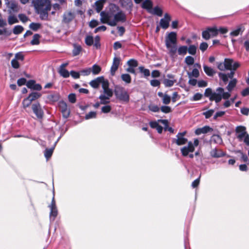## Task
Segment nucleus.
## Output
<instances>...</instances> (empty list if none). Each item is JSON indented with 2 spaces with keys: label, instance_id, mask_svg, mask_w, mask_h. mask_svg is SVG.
I'll return each mask as SVG.
<instances>
[{
  "label": "nucleus",
  "instance_id": "9",
  "mask_svg": "<svg viewBox=\"0 0 249 249\" xmlns=\"http://www.w3.org/2000/svg\"><path fill=\"white\" fill-rule=\"evenodd\" d=\"M170 44H172L173 45H176L177 44V34L176 32H170L166 37V47H169L170 46Z\"/></svg>",
  "mask_w": 249,
  "mask_h": 249
},
{
  "label": "nucleus",
  "instance_id": "59",
  "mask_svg": "<svg viewBox=\"0 0 249 249\" xmlns=\"http://www.w3.org/2000/svg\"><path fill=\"white\" fill-rule=\"evenodd\" d=\"M32 102V101H31L28 97L24 99L22 101V105L24 108L28 107L31 104Z\"/></svg>",
  "mask_w": 249,
  "mask_h": 249
},
{
  "label": "nucleus",
  "instance_id": "44",
  "mask_svg": "<svg viewBox=\"0 0 249 249\" xmlns=\"http://www.w3.org/2000/svg\"><path fill=\"white\" fill-rule=\"evenodd\" d=\"M29 27L34 31H37L41 27V24L39 23L32 22L30 24Z\"/></svg>",
  "mask_w": 249,
  "mask_h": 249
},
{
  "label": "nucleus",
  "instance_id": "61",
  "mask_svg": "<svg viewBox=\"0 0 249 249\" xmlns=\"http://www.w3.org/2000/svg\"><path fill=\"white\" fill-rule=\"evenodd\" d=\"M171 97L169 95L165 94L162 98V102L165 105H168L170 103Z\"/></svg>",
  "mask_w": 249,
  "mask_h": 249
},
{
  "label": "nucleus",
  "instance_id": "47",
  "mask_svg": "<svg viewBox=\"0 0 249 249\" xmlns=\"http://www.w3.org/2000/svg\"><path fill=\"white\" fill-rule=\"evenodd\" d=\"M140 72L143 74L144 76H149L150 74V71L148 69H145L143 66H140L139 67Z\"/></svg>",
  "mask_w": 249,
  "mask_h": 249
},
{
  "label": "nucleus",
  "instance_id": "53",
  "mask_svg": "<svg viewBox=\"0 0 249 249\" xmlns=\"http://www.w3.org/2000/svg\"><path fill=\"white\" fill-rule=\"evenodd\" d=\"M127 64L129 67L133 68L136 67L138 65L137 61L134 59H131L128 60L127 62Z\"/></svg>",
  "mask_w": 249,
  "mask_h": 249
},
{
  "label": "nucleus",
  "instance_id": "21",
  "mask_svg": "<svg viewBox=\"0 0 249 249\" xmlns=\"http://www.w3.org/2000/svg\"><path fill=\"white\" fill-rule=\"evenodd\" d=\"M50 220L51 222H53L54 221L56 217L58 214V211L57 207H53L50 208Z\"/></svg>",
  "mask_w": 249,
  "mask_h": 249
},
{
  "label": "nucleus",
  "instance_id": "40",
  "mask_svg": "<svg viewBox=\"0 0 249 249\" xmlns=\"http://www.w3.org/2000/svg\"><path fill=\"white\" fill-rule=\"evenodd\" d=\"M91 69V72L94 75H97L99 74L101 71V68L96 64L93 65Z\"/></svg>",
  "mask_w": 249,
  "mask_h": 249
},
{
  "label": "nucleus",
  "instance_id": "36",
  "mask_svg": "<svg viewBox=\"0 0 249 249\" xmlns=\"http://www.w3.org/2000/svg\"><path fill=\"white\" fill-rule=\"evenodd\" d=\"M40 36L38 34H36L34 35L33 39L31 41V44L32 45H38L40 43L39 38Z\"/></svg>",
  "mask_w": 249,
  "mask_h": 249
},
{
  "label": "nucleus",
  "instance_id": "33",
  "mask_svg": "<svg viewBox=\"0 0 249 249\" xmlns=\"http://www.w3.org/2000/svg\"><path fill=\"white\" fill-rule=\"evenodd\" d=\"M99 98L100 100L101 104H107L109 103L110 97L106 95L101 94L99 96Z\"/></svg>",
  "mask_w": 249,
  "mask_h": 249
},
{
  "label": "nucleus",
  "instance_id": "39",
  "mask_svg": "<svg viewBox=\"0 0 249 249\" xmlns=\"http://www.w3.org/2000/svg\"><path fill=\"white\" fill-rule=\"evenodd\" d=\"M121 79L126 84H129L131 82V77L129 74L125 73L121 75Z\"/></svg>",
  "mask_w": 249,
  "mask_h": 249
},
{
  "label": "nucleus",
  "instance_id": "42",
  "mask_svg": "<svg viewBox=\"0 0 249 249\" xmlns=\"http://www.w3.org/2000/svg\"><path fill=\"white\" fill-rule=\"evenodd\" d=\"M24 28L21 25H16L13 29V32L15 35H18L22 32Z\"/></svg>",
  "mask_w": 249,
  "mask_h": 249
},
{
  "label": "nucleus",
  "instance_id": "10",
  "mask_svg": "<svg viewBox=\"0 0 249 249\" xmlns=\"http://www.w3.org/2000/svg\"><path fill=\"white\" fill-rule=\"evenodd\" d=\"M75 17V13L74 12L68 11L63 14L62 22L65 24H69Z\"/></svg>",
  "mask_w": 249,
  "mask_h": 249
},
{
  "label": "nucleus",
  "instance_id": "60",
  "mask_svg": "<svg viewBox=\"0 0 249 249\" xmlns=\"http://www.w3.org/2000/svg\"><path fill=\"white\" fill-rule=\"evenodd\" d=\"M214 111L213 109H210L206 112H203L202 114L205 116V118L209 119L213 115Z\"/></svg>",
  "mask_w": 249,
  "mask_h": 249
},
{
  "label": "nucleus",
  "instance_id": "6",
  "mask_svg": "<svg viewBox=\"0 0 249 249\" xmlns=\"http://www.w3.org/2000/svg\"><path fill=\"white\" fill-rule=\"evenodd\" d=\"M186 134V131L178 133L176 137L172 139V143H176L178 145H182L187 143L188 140L184 137Z\"/></svg>",
  "mask_w": 249,
  "mask_h": 249
},
{
  "label": "nucleus",
  "instance_id": "56",
  "mask_svg": "<svg viewBox=\"0 0 249 249\" xmlns=\"http://www.w3.org/2000/svg\"><path fill=\"white\" fill-rule=\"evenodd\" d=\"M148 108L150 110L153 112H158L160 110V107L158 106L154 105H149Z\"/></svg>",
  "mask_w": 249,
  "mask_h": 249
},
{
  "label": "nucleus",
  "instance_id": "22",
  "mask_svg": "<svg viewBox=\"0 0 249 249\" xmlns=\"http://www.w3.org/2000/svg\"><path fill=\"white\" fill-rule=\"evenodd\" d=\"M211 142L216 144H221L223 143L222 138L219 135H213L210 140Z\"/></svg>",
  "mask_w": 249,
  "mask_h": 249
},
{
  "label": "nucleus",
  "instance_id": "12",
  "mask_svg": "<svg viewBox=\"0 0 249 249\" xmlns=\"http://www.w3.org/2000/svg\"><path fill=\"white\" fill-rule=\"evenodd\" d=\"M195 150V148L192 145V142L190 141L188 142L187 146H184L180 149L181 154L184 157L188 155L189 152H193Z\"/></svg>",
  "mask_w": 249,
  "mask_h": 249
},
{
  "label": "nucleus",
  "instance_id": "55",
  "mask_svg": "<svg viewBox=\"0 0 249 249\" xmlns=\"http://www.w3.org/2000/svg\"><path fill=\"white\" fill-rule=\"evenodd\" d=\"M194 58L191 56H187L185 59V62L188 65H192L194 63Z\"/></svg>",
  "mask_w": 249,
  "mask_h": 249
},
{
  "label": "nucleus",
  "instance_id": "41",
  "mask_svg": "<svg viewBox=\"0 0 249 249\" xmlns=\"http://www.w3.org/2000/svg\"><path fill=\"white\" fill-rule=\"evenodd\" d=\"M176 82V80H170L168 79H164L163 80V83L166 87H171L173 86L175 83Z\"/></svg>",
  "mask_w": 249,
  "mask_h": 249
},
{
  "label": "nucleus",
  "instance_id": "4",
  "mask_svg": "<svg viewBox=\"0 0 249 249\" xmlns=\"http://www.w3.org/2000/svg\"><path fill=\"white\" fill-rule=\"evenodd\" d=\"M114 93L116 97L121 101L128 102L129 100V96L127 92L121 86H114Z\"/></svg>",
  "mask_w": 249,
  "mask_h": 249
},
{
  "label": "nucleus",
  "instance_id": "48",
  "mask_svg": "<svg viewBox=\"0 0 249 249\" xmlns=\"http://www.w3.org/2000/svg\"><path fill=\"white\" fill-rule=\"evenodd\" d=\"M219 78L222 80L225 84H226L229 80V77L227 74L224 73L219 72L218 73Z\"/></svg>",
  "mask_w": 249,
  "mask_h": 249
},
{
  "label": "nucleus",
  "instance_id": "17",
  "mask_svg": "<svg viewBox=\"0 0 249 249\" xmlns=\"http://www.w3.org/2000/svg\"><path fill=\"white\" fill-rule=\"evenodd\" d=\"M104 80V76H100L91 81L89 84L93 88L97 89L101 84V82H102L101 80Z\"/></svg>",
  "mask_w": 249,
  "mask_h": 249
},
{
  "label": "nucleus",
  "instance_id": "16",
  "mask_svg": "<svg viewBox=\"0 0 249 249\" xmlns=\"http://www.w3.org/2000/svg\"><path fill=\"white\" fill-rule=\"evenodd\" d=\"M213 131V129L209 126L206 125L201 128H197L195 130V134L197 135H199L201 134H206L209 132Z\"/></svg>",
  "mask_w": 249,
  "mask_h": 249
},
{
  "label": "nucleus",
  "instance_id": "38",
  "mask_svg": "<svg viewBox=\"0 0 249 249\" xmlns=\"http://www.w3.org/2000/svg\"><path fill=\"white\" fill-rule=\"evenodd\" d=\"M58 72L64 78H68L70 76V72L65 69L59 68Z\"/></svg>",
  "mask_w": 249,
  "mask_h": 249
},
{
  "label": "nucleus",
  "instance_id": "11",
  "mask_svg": "<svg viewBox=\"0 0 249 249\" xmlns=\"http://www.w3.org/2000/svg\"><path fill=\"white\" fill-rule=\"evenodd\" d=\"M121 58L119 57H114L113 60L112 66L110 68V73L112 76L115 75L116 71L120 65Z\"/></svg>",
  "mask_w": 249,
  "mask_h": 249
},
{
  "label": "nucleus",
  "instance_id": "63",
  "mask_svg": "<svg viewBox=\"0 0 249 249\" xmlns=\"http://www.w3.org/2000/svg\"><path fill=\"white\" fill-rule=\"evenodd\" d=\"M161 111L164 113H168L171 112V108L169 106H163L160 107Z\"/></svg>",
  "mask_w": 249,
  "mask_h": 249
},
{
  "label": "nucleus",
  "instance_id": "19",
  "mask_svg": "<svg viewBox=\"0 0 249 249\" xmlns=\"http://www.w3.org/2000/svg\"><path fill=\"white\" fill-rule=\"evenodd\" d=\"M240 66V64L238 62H235L233 63L232 69L229 70L230 72L228 73L227 74L229 78L232 80L233 78L234 75L235 74V71Z\"/></svg>",
  "mask_w": 249,
  "mask_h": 249
},
{
  "label": "nucleus",
  "instance_id": "43",
  "mask_svg": "<svg viewBox=\"0 0 249 249\" xmlns=\"http://www.w3.org/2000/svg\"><path fill=\"white\" fill-rule=\"evenodd\" d=\"M18 22V20L15 16H10L8 18V23L9 25H12Z\"/></svg>",
  "mask_w": 249,
  "mask_h": 249
},
{
  "label": "nucleus",
  "instance_id": "8",
  "mask_svg": "<svg viewBox=\"0 0 249 249\" xmlns=\"http://www.w3.org/2000/svg\"><path fill=\"white\" fill-rule=\"evenodd\" d=\"M32 109L38 119H42L44 115V112L39 103L33 104L32 105Z\"/></svg>",
  "mask_w": 249,
  "mask_h": 249
},
{
  "label": "nucleus",
  "instance_id": "24",
  "mask_svg": "<svg viewBox=\"0 0 249 249\" xmlns=\"http://www.w3.org/2000/svg\"><path fill=\"white\" fill-rule=\"evenodd\" d=\"M149 13L156 15L159 17H161L163 14L162 10L158 6H155Z\"/></svg>",
  "mask_w": 249,
  "mask_h": 249
},
{
  "label": "nucleus",
  "instance_id": "34",
  "mask_svg": "<svg viewBox=\"0 0 249 249\" xmlns=\"http://www.w3.org/2000/svg\"><path fill=\"white\" fill-rule=\"evenodd\" d=\"M210 37L216 36L218 34V29L215 26L209 27Z\"/></svg>",
  "mask_w": 249,
  "mask_h": 249
},
{
  "label": "nucleus",
  "instance_id": "1",
  "mask_svg": "<svg viewBox=\"0 0 249 249\" xmlns=\"http://www.w3.org/2000/svg\"><path fill=\"white\" fill-rule=\"evenodd\" d=\"M32 4L42 19L47 18L48 11L51 10V4L49 0H31Z\"/></svg>",
  "mask_w": 249,
  "mask_h": 249
},
{
  "label": "nucleus",
  "instance_id": "27",
  "mask_svg": "<svg viewBox=\"0 0 249 249\" xmlns=\"http://www.w3.org/2000/svg\"><path fill=\"white\" fill-rule=\"evenodd\" d=\"M104 0H99L94 3L95 9L97 13L101 12L104 6Z\"/></svg>",
  "mask_w": 249,
  "mask_h": 249
},
{
  "label": "nucleus",
  "instance_id": "26",
  "mask_svg": "<svg viewBox=\"0 0 249 249\" xmlns=\"http://www.w3.org/2000/svg\"><path fill=\"white\" fill-rule=\"evenodd\" d=\"M224 63L225 64V66L227 70H231L232 69V67L233 65L234 62L232 59L231 58H225L224 59Z\"/></svg>",
  "mask_w": 249,
  "mask_h": 249
},
{
  "label": "nucleus",
  "instance_id": "3",
  "mask_svg": "<svg viewBox=\"0 0 249 249\" xmlns=\"http://www.w3.org/2000/svg\"><path fill=\"white\" fill-rule=\"evenodd\" d=\"M236 137L239 141H243L248 146H249V135L244 126H237L235 128Z\"/></svg>",
  "mask_w": 249,
  "mask_h": 249
},
{
  "label": "nucleus",
  "instance_id": "49",
  "mask_svg": "<svg viewBox=\"0 0 249 249\" xmlns=\"http://www.w3.org/2000/svg\"><path fill=\"white\" fill-rule=\"evenodd\" d=\"M188 74L189 77H194L195 78H197L199 75V72L197 69L195 68L191 72H188Z\"/></svg>",
  "mask_w": 249,
  "mask_h": 249
},
{
  "label": "nucleus",
  "instance_id": "14",
  "mask_svg": "<svg viewBox=\"0 0 249 249\" xmlns=\"http://www.w3.org/2000/svg\"><path fill=\"white\" fill-rule=\"evenodd\" d=\"M210 154L213 158H219L224 156L226 153L222 150L215 148L210 151Z\"/></svg>",
  "mask_w": 249,
  "mask_h": 249
},
{
  "label": "nucleus",
  "instance_id": "51",
  "mask_svg": "<svg viewBox=\"0 0 249 249\" xmlns=\"http://www.w3.org/2000/svg\"><path fill=\"white\" fill-rule=\"evenodd\" d=\"M202 36L205 40H208L211 38L209 34V27L207 28L205 31L202 32Z\"/></svg>",
  "mask_w": 249,
  "mask_h": 249
},
{
  "label": "nucleus",
  "instance_id": "62",
  "mask_svg": "<svg viewBox=\"0 0 249 249\" xmlns=\"http://www.w3.org/2000/svg\"><path fill=\"white\" fill-rule=\"evenodd\" d=\"M216 65H217V68L221 71H224L226 70V68L224 62H216Z\"/></svg>",
  "mask_w": 249,
  "mask_h": 249
},
{
  "label": "nucleus",
  "instance_id": "23",
  "mask_svg": "<svg viewBox=\"0 0 249 249\" xmlns=\"http://www.w3.org/2000/svg\"><path fill=\"white\" fill-rule=\"evenodd\" d=\"M203 69L205 73L209 76H213L215 73V71L213 69L207 65H203Z\"/></svg>",
  "mask_w": 249,
  "mask_h": 249
},
{
  "label": "nucleus",
  "instance_id": "5",
  "mask_svg": "<svg viewBox=\"0 0 249 249\" xmlns=\"http://www.w3.org/2000/svg\"><path fill=\"white\" fill-rule=\"evenodd\" d=\"M113 17V19L111 20L110 19L109 21H102V23H106L110 26H115L119 22L124 23L126 21V15L121 10L118 11Z\"/></svg>",
  "mask_w": 249,
  "mask_h": 249
},
{
  "label": "nucleus",
  "instance_id": "35",
  "mask_svg": "<svg viewBox=\"0 0 249 249\" xmlns=\"http://www.w3.org/2000/svg\"><path fill=\"white\" fill-rule=\"evenodd\" d=\"M222 97L220 94H217L216 92H213V97H210V101H214L216 103H218L220 102Z\"/></svg>",
  "mask_w": 249,
  "mask_h": 249
},
{
  "label": "nucleus",
  "instance_id": "13",
  "mask_svg": "<svg viewBox=\"0 0 249 249\" xmlns=\"http://www.w3.org/2000/svg\"><path fill=\"white\" fill-rule=\"evenodd\" d=\"M26 86L31 89L40 91L42 89V86L39 84H36L34 80H30L27 82Z\"/></svg>",
  "mask_w": 249,
  "mask_h": 249
},
{
  "label": "nucleus",
  "instance_id": "2",
  "mask_svg": "<svg viewBox=\"0 0 249 249\" xmlns=\"http://www.w3.org/2000/svg\"><path fill=\"white\" fill-rule=\"evenodd\" d=\"M119 7L115 4L111 3L108 6V10L106 12L102 11L100 13L101 21H109L114 15H115L118 11H120Z\"/></svg>",
  "mask_w": 249,
  "mask_h": 249
},
{
  "label": "nucleus",
  "instance_id": "25",
  "mask_svg": "<svg viewBox=\"0 0 249 249\" xmlns=\"http://www.w3.org/2000/svg\"><path fill=\"white\" fill-rule=\"evenodd\" d=\"M237 82V80L236 78L232 79L229 82L226 87V89L228 91L231 92L232 90L236 86Z\"/></svg>",
  "mask_w": 249,
  "mask_h": 249
},
{
  "label": "nucleus",
  "instance_id": "58",
  "mask_svg": "<svg viewBox=\"0 0 249 249\" xmlns=\"http://www.w3.org/2000/svg\"><path fill=\"white\" fill-rule=\"evenodd\" d=\"M80 74L83 76H87L90 74L91 72V69L90 68H87L84 70H82L80 71Z\"/></svg>",
  "mask_w": 249,
  "mask_h": 249
},
{
  "label": "nucleus",
  "instance_id": "29",
  "mask_svg": "<svg viewBox=\"0 0 249 249\" xmlns=\"http://www.w3.org/2000/svg\"><path fill=\"white\" fill-rule=\"evenodd\" d=\"M47 99L50 101L55 102L59 99V95L57 93H52L48 95Z\"/></svg>",
  "mask_w": 249,
  "mask_h": 249
},
{
  "label": "nucleus",
  "instance_id": "31",
  "mask_svg": "<svg viewBox=\"0 0 249 249\" xmlns=\"http://www.w3.org/2000/svg\"><path fill=\"white\" fill-rule=\"evenodd\" d=\"M55 146L53 145L50 148H46L44 152V156L47 160L50 158L53 154Z\"/></svg>",
  "mask_w": 249,
  "mask_h": 249
},
{
  "label": "nucleus",
  "instance_id": "64",
  "mask_svg": "<svg viewBox=\"0 0 249 249\" xmlns=\"http://www.w3.org/2000/svg\"><path fill=\"white\" fill-rule=\"evenodd\" d=\"M18 17L19 19L23 23L26 22L28 20L29 18L24 14H20L18 15Z\"/></svg>",
  "mask_w": 249,
  "mask_h": 249
},
{
  "label": "nucleus",
  "instance_id": "7",
  "mask_svg": "<svg viewBox=\"0 0 249 249\" xmlns=\"http://www.w3.org/2000/svg\"><path fill=\"white\" fill-rule=\"evenodd\" d=\"M171 20V16L167 13H165L164 15V17L161 18L160 20V26L164 30L167 29L169 26V23Z\"/></svg>",
  "mask_w": 249,
  "mask_h": 249
},
{
  "label": "nucleus",
  "instance_id": "37",
  "mask_svg": "<svg viewBox=\"0 0 249 249\" xmlns=\"http://www.w3.org/2000/svg\"><path fill=\"white\" fill-rule=\"evenodd\" d=\"M82 50V47L80 45L74 44L73 45V49L72 50V55L74 56L79 54Z\"/></svg>",
  "mask_w": 249,
  "mask_h": 249
},
{
  "label": "nucleus",
  "instance_id": "52",
  "mask_svg": "<svg viewBox=\"0 0 249 249\" xmlns=\"http://www.w3.org/2000/svg\"><path fill=\"white\" fill-rule=\"evenodd\" d=\"M213 92L211 88H207L205 90L204 96L206 97H209L210 100V97H213Z\"/></svg>",
  "mask_w": 249,
  "mask_h": 249
},
{
  "label": "nucleus",
  "instance_id": "45",
  "mask_svg": "<svg viewBox=\"0 0 249 249\" xmlns=\"http://www.w3.org/2000/svg\"><path fill=\"white\" fill-rule=\"evenodd\" d=\"M63 107L62 109V112L63 114V116L65 118H67L69 116V111H68L67 105L65 103H62Z\"/></svg>",
  "mask_w": 249,
  "mask_h": 249
},
{
  "label": "nucleus",
  "instance_id": "30",
  "mask_svg": "<svg viewBox=\"0 0 249 249\" xmlns=\"http://www.w3.org/2000/svg\"><path fill=\"white\" fill-rule=\"evenodd\" d=\"M41 96V94L39 92H32L28 95V97L33 102L40 98Z\"/></svg>",
  "mask_w": 249,
  "mask_h": 249
},
{
  "label": "nucleus",
  "instance_id": "15",
  "mask_svg": "<svg viewBox=\"0 0 249 249\" xmlns=\"http://www.w3.org/2000/svg\"><path fill=\"white\" fill-rule=\"evenodd\" d=\"M121 6L127 10L131 12L133 8V2L132 0H120Z\"/></svg>",
  "mask_w": 249,
  "mask_h": 249
},
{
  "label": "nucleus",
  "instance_id": "18",
  "mask_svg": "<svg viewBox=\"0 0 249 249\" xmlns=\"http://www.w3.org/2000/svg\"><path fill=\"white\" fill-rule=\"evenodd\" d=\"M245 28L242 25H239L236 27V28L230 33V36H237L240 34H242Z\"/></svg>",
  "mask_w": 249,
  "mask_h": 249
},
{
  "label": "nucleus",
  "instance_id": "54",
  "mask_svg": "<svg viewBox=\"0 0 249 249\" xmlns=\"http://www.w3.org/2000/svg\"><path fill=\"white\" fill-rule=\"evenodd\" d=\"M96 117V112L95 111H90L85 116V119L89 120L90 119L95 118Z\"/></svg>",
  "mask_w": 249,
  "mask_h": 249
},
{
  "label": "nucleus",
  "instance_id": "57",
  "mask_svg": "<svg viewBox=\"0 0 249 249\" xmlns=\"http://www.w3.org/2000/svg\"><path fill=\"white\" fill-rule=\"evenodd\" d=\"M203 96V95L200 93H196L190 99L191 101H196L200 100Z\"/></svg>",
  "mask_w": 249,
  "mask_h": 249
},
{
  "label": "nucleus",
  "instance_id": "20",
  "mask_svg": "<svg viewBox=\"0 0 249 249\" xmlns=\"http://www.w3.org/2000/svg\"><path fill=\"white\" fill-rule=\"evenodd\" d=\"M153 2L151 0H145L142 4V7L146 9L148 13L152 9Z\"/></svg>",
  "mask_w": 249,
  "mask_h": 249
},
{
  "label": "nucleus",
  "instance_id": "32",
  "mask_svg": "<svg viewBox=\"0 0 249 249\" xmlns=\"http://www.w3.org/2000/svg\"><path fill=\"white\" fill-rule=\"evenodd\" d=\"M187 51L188 47L187 46H181L178 49V53L179 55H184L187 53Z\"/></svg>",
  "mask_w": 249,
  "mask_h": 249
},
{
  "label": "nucleus",
  "instance_id": "28",
  "mask_svg": "<svg viewBox=\"0 0 249 249\" xmlns=\"http://www.w3.org/2000/svg\"><path fill=\"white\" fill-rule=\"evenodd\" d=\"M172 44H170V46L166 48L169 50V53L170 56L173 57L177 53V48L176 45H172Z\"/></svg>",
  "mask_w": 249,
  "mask_h": 249
},
{
  "label": "nucleus",
  "instance_id": "46",
  "mask_svg": "<svg viewBox=\"0 0 249 249\" xmlns=\"http://www.w3.org/2000/svg\"><path fill=\"white\" fill-rule=\"evenodd\" d=\"M93 37L91 36H87L85 38V43L87 45L90 46L93 44Z\"/></svg>",
  "mask_w": 249,
  "mask_h": 249
},
{
  "label": "nucleus",
  "instance_id": "50",
  "mask_svg": "<svg viewBox=\"0 0 249 249\" xmlns=\"http://www.w3.org/2000/svg\"><path fill=\"white\" fill-rule=\"evenodd\" d=\"M189 54L191 55H195L196 53V47L194 45H191L188 48V51Z\"/></svg>",
  "mask_w": 249,
  "mask_h": 249
}]
</instances>
